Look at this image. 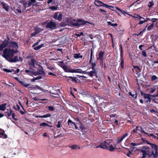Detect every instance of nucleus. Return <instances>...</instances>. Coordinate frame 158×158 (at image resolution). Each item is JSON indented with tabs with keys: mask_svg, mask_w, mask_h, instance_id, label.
I'll use <instances>...</instances> for the list:
<instances>
[{
	"mask_svg": "<svg viewBox=\"0 0 158 158\" xmlns=\"http://www.w3.org/2000/svg\"><path fill=\"white\" fill-rule=\"evenodd\" d=\"M13 108L16 110H18L20 109L19 106L18 105L16 104L14 106Z\"/></svg>",
	"mask_w": 158,
	"mask_h": 158,
	"instance_id": "58836bf2",
	"label": "nucleus"
},
{
	"mask_svg": "<svg viewBox=\"0 0 158 158\" xmlns=\"http://www.w3.org/2000/svg\"><path fill=\"white\" fill-rule=\"evenodd\" d=\"M6 104L5 103L0 105V110L2 111L5 110Z\"/></svg>",
	"mask_w": 158,
	"mask_h": 158,
	"instance_id": "412c9836",
	"label": "nucleus"
},
{
	"mask_svg": "<svg viewBox=\"0 0 158 158\" xmlns=\"http://www.w3.org/2000/svg\"><path fill=\"white\" fill-rule=\"evenodd\" d=\"M49 8L52 10H57V7L55 6H52L49 7Z\"/></svg>",
	"mask_w": 158,
	"mask_h": 158,
	"instance_id": "de8ad7c7",
	"label": "nucleus"
},
{
	"mask_svg": "<svg viewBox=\"0 0 158 158\" xmlns=\"http://www.w3.org/2000/svg\"><path fill=\"white\" fill-rule=\"evenodd\" d=\"M147 135H148V136H152L153 138H156V136L152 134H148Z\"/></svg>",
	"mask_w": 158,
	"mask_h": 158,
	"instance_id": "5fc2aeb1",
	"label": "nucleus"
},
{
	"mask_svg": "<svg viewBox=\"0 0 158 158\" xmlns=\"http://www.w3.org/2000/svg\"><path fill=\"white\" fill-rule=\"evenodd\" d=\"M19 82L20 83L25 87H27L29 85V84H27L26 83L23 81H19Z\"/></svg>",
	"mask_w": 158,
	"mask_h": 158,
	"instance_id": "5701e85b",
	"label": "nucleus"
},
{
	"mask_svg": "<svg viewBox=\"0 0 158 158\" xmlns=\"http://www.w3.org/2000/svg\"><path fill=\"white\" fill-rule=\"evenodd\" d=\"M41 126H44V127L48 126L50 127H52V126H50L48 124L45 123H43L40 124Z\"/></svg>",
	"mask_w": 158,
	"mask_h": 158,
	"instance_id": "2f4dec72",
	"label": "nucleus"
},
{
	"mask_svg": "<svg viewBox=\"0 0 158 158\" xmlns=\"http://www.w3.org/2000/svg\"><path fill=\"white\" fill-rule=\"evenodd\" d=\"M156 90V89L155 88H152L151 89L150 92L151 93H153L155 92Z\"/></svg>",
	"mask_w": 158,
	"mask_h": 158,
	"instance_id": "603ef678",
	"label": "nucleus"
},
{
	"mask_svg": "<svg viewBox=\"0 0 158 158\" xmlns=\"http://www.w3.org/2000/svg\"><path fill=\"white\" fill-rule=\"evenodd\" d=\"M129 94L130 96H131L132 97L134 98H136L137 96L136 94H132V93L130 92L129 93Z\"/></svg>",
	"mask_w": 158,
	"mask_h": 158,
	"instance_id": "37998d69",
	"label": "nucleus"
},
{
	"mask_svg": "<svg viewBox=\"0 0 158 158\" xmlns=\"http://www.w3.org/2000/svg\"><path fill=\"white\" fill-rule=\"evenodd\" d=\"M3 70L5 72H6L7 73L12 72L14 71V70H13V69L10 70V69H3Z\"/></svg>",
	"mask_w": 158,
	"mask_h": 158,
	"instance_id": "4c0bfd02",
	"label": "nucleus"
},
{
	"mask_svg": "<svg viewBox=\"0 0 158 158\" xmlns=\"http://www.w3.org/2000/svg\"><path fill=\"white\" fill-rule=\"evenodd\" d=\"M151 147L152 148V152L150 155V158H157L158 155L157 146L153 144H150Z\"/></svg>",
	"mask_w": 158,
	"mask_h": 158,
	"instance_id": "20e7f679",
	"label": "nucleus"
},
{
	"mask_svg": "<svg viewBox=\"0 0 158 158\" xmlns=\"http://www.w3.org/2000/svg\"><path fill=\"white\" fill-rule=\"evenodd\" d=\"M63 61H61L60 62H59L58 63V64L60 67L62 68L63 69V67L64 66L65 64L63 63Z\"/></svg>",
	"mask_w": 158,
	"mask_h": 158,
	"instance_id": "72a5a7b5",
	"label": "nucleus"
},
{
	"mask_svg": "<svg viewBox=\"0 0 158 158\" xmlns=\"http://www.w3.org/2000/svg\"><path fill=\"white\" fill-rule=\"evenodd\" d=\"M121 62L120 63L121 67L122 69H123L124 67L123 64H124V60L123 58V57H121Z\"/></svg>",
	"mask_w": 158,
	"mask_h": 158,
	"instance_id": "473e14b6",
	"label": "nucleus"
},
{
	"mask_svg": "<svg viewBox=\"0 0 158 158\" xmlns=\"http://www.w3.org/2000/svg\"><path fill=\"white\" fill-rule=\"evenodd\" d=\"M151 98H149L148 99H146V100H145V101L146 102H150L151 101Z\"/></svg>",
	"mask_w": 158,
	"mask_h": 158,
	"instance_id": "0e129e2a",
	"label": "nucleus"
},
{
	"mask_svg": "<svg viewBox=\"0 0 158 158\" xmlns=\"http://www.w3.org/2000/svg\"><path fill=\"white\" fill-rule=\"evenodd\" d=\"M147 22V20H140L139 23H138V24H143L144 23H145L146 22Z\"/></svg>",
	"mask_w": 158,
	"mask_h": 158,
	"instance_id": "a19ab883",
	"label": "nucleus"
},
{
	"mask_svg": "<svg viewBox=\"0 0 158 158\" xmlns=\"http://www.w3.org/2000/svg\"><path fill=\"white\" fill-rule=\"evenodd\" d=\"M112 142V141L110 139L106 140L99 146L97 147L96 148H98V147H100L103 149L107 148L108 147L110 144Z\"/></svg>",
	"mask_w": 158,
	"mask_h": 158,
	"instance_id": "423d86ee",
	"label": "nucleus"
},
{
	"mask_svg": "<svg viewBox=\"0 0 158 158\" xmlns=\"http://www.w3.org/2000/svg\"><path fill=\"white\" fill-rule=\"evenodd\" d=\"M16 11H17L19 13H21L22 12L21 10L19 8H17L16 9Z\"/></svg>",
	"mask_w": 158,
	"mask_h": 158,
	"instance_id": "774afa93",
	"label": "nucleus"
},
{
	"mask_svg": "<svg viewBox=\"0 0 158 158\" xmlns=\"http://www.w3.org/2000/svg\"><path fill=\"white\" fill-rule=\"evenodd\" d=\"M12 117L13 118V119H14L16 121L18 120V119L16 118H15V114L14 113H13L12 115Z\"/></svg>",
	"mask_w": 158,
	"mask_h": 158,
	"instance_id": "6e6d98bb",
	"label": "nucleus"
},
{
	"mask_svg": "<svg viewBox=\"0 0 158 158\" xmlns=\"http://www.w3.org/2000/svg\"><path fill=\"white\" fill-rule=\"evenodd\" d=\"M140 128H141V132L142 133H143L144 134H145V135H147V134H148V133H147L146 132H145L144 130H143V129H142V127H140Z\"/></svg>",
	"mask_w": 158,
	"mask_h": 158,
	"instance_id": "4d7b16f0",
	"label": "nucleus"
},
{
	"mask_svg": "<svg viewBox=\"0 0 158 158\" xmlns=\"http://www.w3.org/2000/svg\"><path fill=\"white\" fill-rule=\"evenodd\" d=\"M35 0H30L27 1H25L23 3V6L25 8H27L31 6L33 3L35 2Z\"/></svg>",
	"mask_w": 158,
	"mask_h": 158,
	"instance_id": "9b49d317",
	"label": "nucleus"
},
{
	"mask_svg": "<svg viewBox=\"0 0 158 158\" xmlns=\"http://www.w3.org/2000/svg\"><path fill=\"white\" fill-rule=\"evenodd\" d=\"M13 113V111L11 110H9L7 111L8 116V117H10L11 115H12Z\"/></svg>",
	"mask_w": 158,
	"mask_h": 158,
	"instance_id": "f704fd0d",
	"label": "nucleus"
},
{
	"mask_svg": "<svg viewBox=\"0 0 158 158\" xmlns=\"http://www.w3.org/2000/svg\"><path fill=\"white\" fill-rule=\"evenodd\" d=\"M132 70L135 73V76L137 77H139L140 76V73L141 71V69L137 66H135L134 67V69Z\"/></svg>",
	"mask_w": 158,
	"mask_h": 158,
	"instance_id": "9d476101",
	"label": "nucleus"
},
{
	"mask_svg": "<svg viewBox=\"0 0 158 158\" xmlns=\"http://www.w3.org/2000/svg\"><path fill=\"white\" fill-rule=\"evenodd\" d=\"M42 78V77H41L40 76H39L37 77H35V78L32 79L31 80V81L32 82H34L36 80L41 79Z\"/></svg>",
	"mask_w": 158,
	"mask_h": 158,
	"instance_id": "c85d7f7f",
	"label": "nucleus"
},
{
	"mask_svg": "<svg viewBox=\"0 0 158 158\" xmlns=\"http://www.w3.org/2000/svg\"><path fill=\"white\" fill-rule=\"evenodd\" d=\"M35 62V61L34 59H31V61L29 63V64L30 66V68H32L35 67L34 64Z\"/></svg>",
	"mask_w": 158,
	"mask_h": 158,
	"instance_id": "a211bd4d",
	"label": "nucleus"
},
{
	"mask_svg": "<svg viewBox=\"0 0 158 158\" xmlns=\"http://www.w3.org/2000/svg\"><path fill=\"white\" fill-rule=\"evenodd\" d=\"M1 4L3 8L6 11H8L9 8L8 5L6 4L3 2H2Z\"/></svg>",
	"mask_w": 158,
	"mask_h": 158,
	"instance_id": "f3484780",
	"label": "nucleus"
},
{
	"mask_svg": "<svg viewBox=\"0 0 158 158\" xmlns=\"http://www.w3.org/2000/svg\"><path fill=\"white\" fill-rule=\"evenodd\" d=\"M9 39L8 38L7 40H5L2 42V44L0 45V51H3V48L6 47L11 49H18L19 47L17 43L15 41H9Z\"/></svg>",
	"mask_w": 158,
	"mask_h": 158,
	"instance_id": "f257e3e1",
	"label": "nucleus"
},
{
	"mask_svg": "<svg viewBox=\"0 0 158 158\" xmlns=\"http://www.w3.org/2000/svg\"><path fill=\"white\" fill-rule=\"evenodd\" d=\"M51 116V115L50 114H47L45 115H43V118H47L48 117H50Z\"/></svg>",
	"mask_w": 158,
	"mask_h": 158,
	"instance_id": "c03bdc74",
	"label": "nucleus"
},
{
	"mask_svg": "<svg viewBox=\"0 0 158 158\" xmlns=\"http://www.w3.org/2000/svg\"><path fill=\"white\" fill-rule=\"evenodd\" d=\"M120 56L121 57H123V49H122V45H120Z\"/></svg>",
	"mask_w": 158,
	"mask_h": 158,
	"instance_id": "79ce46f5",
	"label": "nucleus"
},
{
	"mask_svg": "<svg viewBox=\"0 0 158 158\" xmlns=\"http://www.w3.org/2000/svg\"><path fill=\"white\" fill-rule=\"evenodd\" d=\"M158 20V19L156 18H152V21L153 23L155 22L156 21Z\"/></svg>",
	"mask_w": 158,
	"mask_h": 158,
	"instance_id": "69168bd1",
	"label": "nucleus"
},
{
	"mask_svg": "<svg viewBox=\"0 0 158 158\" xmlns=\"http://www.w3.org/2000/svg\"><path fill=\"white\" fill-rule=\"evenodd\" d=\"M43 44H42L41 45H39L37 47H35L34 48V49L35 50H39L40 49V48H41L43 46Z\"/></svg>",
	"mask_w": 158,
	"mask_h": 158,
	"instance_id": "e433bc0d",
	"label": "nucleus"
},
{
	"mask_svg": "<svg viewBox=\"0 0 158 158\" xmlns=\"http://www.w3.org/2000/svg\"><path fill=\"white\" fill-rule=\"evenodd\" d=\"M3 135V137H2V136H0V138H4V139H6L7 138V136L5 134H4L3 133V135Z\"/></svg>",
	"mask_w": 158,
	"mask_h": 158,
	"instance_id": "680f3d73",
	"label": "nucleus"
},
{
	"mask_svg": "<svg viewBox=\"0 0 158 158\" xmlns=\"http://www.w3.org/2000/svg\"><path fill=\"white\" fill-rule=\"evenodd\" d=\"M107 149H108L110 151H113L114 149V148L112 144H110L108 147Z\"/></svg>",
	"mask_w": 158,
	"mask_h": 158,
	"instance_id": "a878e982",
	"label": "nucleus"
},
{
	"mask_svg": "<svg viewBox=\"0 0 158 158\" xmlns=\"http://www.w3.org/2000/svg\"><path fill=\"white\" fill-rule=\"evenodd\" d=\"M74 57L75 59L82 58V56L81 55L80 53L75 54L74 55Z\"/></svg>",
	"mask_w": 158,
	"mask_h": 158,
	"instance_id": "b1692460",
	"label": "nucleus"
},
{
	"mask_svg": "<svg viewBox=\"0 0 158 158\" xmlns=\"http://www.w3.org/2000/svg\"><path fill=\"white\" fill-rule=\"evenodd\" d=\"M63 69L65 72L67 73H76V72H79L78 70H77V69H73L71 68L68 65H65L63 67Z\"/></svg>",
	"mask_w": 158,
	"mask_h": 158,
	"instance_id": "6e6552de",
	"label": "nucleus"
},
{
	"mask_svg": "<svg viewBox=\"0 0 158 158\" xmlns=\"http://www.w3.org/2000/svg\"><path fill=\"white\" fill-rule=\"evenodd\" d=\"M37 34L38 33L35 31V32H33L31 34V36H34Z\"/></svg>",
	"mask_w": 158,
	"mask_h": 158,
	"instance_id": "338daca9",
	"label": "nucleus"
},
{
	"mask_svg": "<svg viewBox=\"0 0 158 158\" xmlns=\"http://www.w3.org/2000/svg\"><path fill=\"white\" fill-rule=\"evenodd\" d=\"M78 70L79 72H76V73H80L83 74H86L89 75V72H86V71H82V70L80 69H77V70Z\"/></svg>",
	"mask_w": 158,
	"mask_h": 158,
	"instance_id": "4be33fe9",
	"label": "nucleus"
},
{
	"mask_svg": "<svg viewBox=\"0 0 158 158\" xmlns=\"http://www.w3.org/2000/svg\"><path fill=\"white\" fill-rule=\"evenodd\" d=\"M42 29H41L38 27H36L35 28V31L37 33H38L43 31Z\"/></svg>",
	"mask_w": 158,
	"mask_h": 158,
	"instance_id": "393cba45",
	"label": "nucleus"
},
{
	"mask_svg": "<svg viewBox=\"0 0 158 158\" xmlns=\"http://www.w3.org/2000/svg\"><path fill=\"white\" fill-rule=\"evenodd\" d=\"M102 6H103L107 8H114V7L113 6H109L108 5L105 4L103 3L102 4Z\"/></svg>",
	"mask_w": 158,
	"mask_h": 158,
	"instance_id": "bb28decb",
	"label": "nucleus"
},
{
	"mask_svg": "<svg viewBox=\"0 0 158 158\" xmlns=\"http://www.w3.org/2000/svg\"><path fill=\"white\" fill-rule=\"evenodd\" d=\"M104 52L102 51L99 52L98 54V57L97 58V60H102L103 59V55Z\"/></svg>",
	"mask_w": 158,
	"mask_h": 158,
	"instance_id": "2eb2a0df",
	"label": "nucleus"
},
{
	"mask_svg": "<svg viewBox=\"0 0 158 158\" xmlns=\"http://www.w3.org/2000/svg\"><path fill=\"white\" fill-rule=\"evenodd\" d=\"M68 77L71 79L73 81H75L76 82V77H73L71 76L69 77Z\"/></svg>",
	"mask_w": 158,
	"mask_h": 158,
	"instance_id": "a18cd8bd",
	"label": "nucleus"
},
{
	"mask_svg": "<svg viewBox=\"0 0 158 158\" xmlns=\"http://www.w3.org/2000/svg\"><path fill=\"white\" fill-rule=\"evenodd\" d=\"M152 95H151L150 94H143V97L145 99H148L149 98H150V96L152 97L151 96Z\"/></svg>",
	"mask_w": 158,
	"mask_h": 158,
	"instance_id": "c756f323",
	"label": "nucleus"
},
{
	"mask_svg": "<svg viewBox=\"0 0 158 158\" xmlns=\"http://www.w3.org/2000/svg\"><path fill=\"white\" fill-rule=\"evenodd\" d=\"M132 17L133 18H135L138 19H139V15H136L135 16H132L131 15Z\"/></svg>",
	"mask_w": 158,
	"mask_h": 158,
	"instance_id": "864d4df0",
	"label": "nucleus"
},
{
	"mask_svg": "<svg viewBox=\"0 0 158 158\" xmlns=\"http://www.w3.org/2000/svg\"><path fill=\"white\" fill-rule=\"evenodd\" d=\"M19 52L18 49H11V48H5L3 51L2 56L8 61L13 58L14 55Z\"/></svg>",
	"mask_w": 158,
	"mask_h": 158,
	"instance_id": "f03ea898",
	"label": "nucleus"
},
{
	"mask_svg": "<svg viewBox=\"0 0 158 158\" xmlns=\"http://www.w3.org/2000/svg\"><path fill=\"white\" fill-rule=\"evenodd\" d=\"M121 12L123 14L125 15V14L129 15H131L127 14V12H126L125 11L123 10H122Z\"/></svg>",
	"mask_w": 158,
	"mask_h": 158,
	"instance_id": "13d9d810",
	"label": "nucleus"
},
{
	"mask_svg": "<svg viewBox=\"0 0 158 158\" xmlns=\"http://www.w3.org/2000/svg\"><path fill=\"white\" fill-rule=\"evenodd\" d=\"M69 147L73 149H77V148L80 149L81 148L77 145H73Z\"/></svg>",
	"mask_w": 158,
	"mask_h": 158,
	"instance_id": "6ab92c4d",
	"label": "nucleus"
},
{
	"mask_svg": "<svg viewBox=\"0 0 158 158\" xmlns=\"http://www.w3.org/2000/svg\"><path fill=\"white\" fill-rule=\"evenodd\" d=\"M56 127L58 128H59L60 127V121L58 122V123L56 125Z\"/></svg>",
	"mask_w": 158,
	"mask_h": 158,
	"instance_id": "052dcab7",
	"label": "nucleus"
},
{
	"mask_svg": "<svg viewBox=\"0 0 158 158\" xmlns=\"http://www.w3.org/2000/svg\"><path fill=\"white\" fill-rule=\"evenodd\" d=\"M152 97H156L158 96V88L157 92L151 96Z\"/></svg>",
	"mask_w": 158,
	"mask_h": 158,
	"instance_id": "09e8293b",
	"label": "nucleus"
},
{
	"mask_svg": "<svg viewBox=\"0 0 158 158\" xmlns=\"http://www.w3.org/2000/svg\"><path fill=\"white\" fill-rule=\"evenodd\" d=\"M157 79V77L155 75H153L152 77V80L153 81Z\"/></svg>",
	"mask_w": 158,
	"mask_h": 158,
	"instance_id": "3c124183",
	"label": "nucleus"
},
{
	"mask_svg": "<svg viewBox=\"0 0 158 158\" xmlns=\"http://www.w3.org/2000/svg\"><path fill=\"white\" fill-rule=\"evenodd\" d=\"M8 61L10 62H16L19 61V59L17 56H15L13 58H10Z\"/></svg>",
	"mask_w": 158,
	"mask_h": 158,
	"instance_id": "4468645a",
	"label": "nucleus"
},
{
	"mask_svg": "<svg viewBox=\"0 0 158 158\" xmlns=\"http://www.w3.org/2000/svg\"><path fill=\"white\" fill-rule=\"evenodd\" d=\"M32 75L34 76H36L41 75L43 76H45V73L43 70V69L41 66H40L38 69V71L36 72H32Z\"/></svg>",
	"mask_w": 158,
	"mask_h": 158,
	"instance_id": "0eeeda50",
	"label": "nucleus"
},
{
	"mask_svg": "<svg viewBox=\"0 0 158 158\" xmlns=\"http://www.w3.org/2000/svg\"><path fill=\"white\" fill-rule=\"evenodd\" d=\"M46 27L51 30L55 29L56 28V24L55 23L51 21L47 23Z\"/></svg>",
	"mask_w": 158,
	"mask_h": 158,
	"instance_id": "1a4fd4ad",
	"label": "nucleus"
},
{
	"mask_svg": "<svg viewBox=\"0 0 158 158\" xmlns=\"http://www.w3.org/2000/svg\"><path fill=\"white\" fill-rule=\"evenodd\" d=\"M142 55L144 56L145 57H146L147 56L146 52L144 51H142Z\"/></svg>",
	"mask_w": 158,
	"mask_h": 158,
	"instance_id": "e2e57ef3",
	"label": "nucleus"
},
{
	"mask_svg": "<svg viewBox=\"0 0 158 158\" xmlns=\"http://www.w3.org/2000/svg\"><path fill=\"white\" fill-rule=\"evenodd\" d=\"M94 3L97 6H102L103 2L99 0H96L94 2Z\"/></svg>",
	"mask_w": 158,
	"mask_h": 158,
	"instance_id": "dca6fc26",
	"label": "nucleus"
},
{
	"mask_svg": "<svg viewBox=\"0 0 158 158\" xmlns=\"http://www.w3.org/2000/svg\"><path fill=\"white\" fill-rule=\"evenodd\" d=\"M93 70L89 72V75L90 76L92 77L94 76H95L96 75V72L95 70Z\"/></svg>",
	"mask_w": 158,
	"mask_h": 158,
	"instance_id": "aec40b11",
	"label": "nucleus"
},
{
	"mask_svg": "<svg viewBox=\"0 0 158 158\" xmlns=\"http://www.w3.org/2000/svg\"><path fill=\"white\" fill-rule=\"evenodd\" d=\"M141 152L143 153V156L142 158H145L146 157L150 158V155L149 154L150 152V149L148 147L144 146L143 149L141 150Z\"/></svg>",
	"mask_w": 158,
	"mask_h": 158,
	"instance_id": "39448f33",
	"label": "nucleus"
},
{
	"mask_svg": "<svg viewBox=\"0 0 158 158\" xmlns=\"http://www.w3.org/2000/svg\"><path fill=\"white\" fill-rule=\"evenodd\" d=\"M154 26V23H152L147 28V30L148 31H149L152 29Z\"/></svg>",
	"mask_w": 158,
	"mask_h": 158,
	"instance_id": "cd10ccee",
	"label": "nucleus"
},
{
	"mask_svg": "<svg viewBox=\"0 0 158 158\" xmlns=\"http://www.w3.org/2000/svg\"><path fill=\"white\" fill-rule=\"evenodd\" d=\"M128 135L127 133H126L124 135L122 136L118 137L117 140V143L118 144L120 143Z\"/></svg>",
	"mask_w": 158,
	"mask_h": 158,
	"instance_id": "ddd939ff",
	"label": "nucleus"
},
{
	"mask_svg": "<svg viewBox=\"0 0 158 158\" xmlns=\"http://www.w3.org/2000/svg\"><path fill=\"white\" fill-rule=\"evenodd\" d=\"M35 89H40L42 91H43L44 92H47L48 91L47 90H44L43 89H42L41 88L39 87L38 85L35 86Z\"/></svg>",
	"mask_w": 158,
	"mask_h": 158,
	"instance_id": "7c9ffc66",
	"label": "nucleus"
},
{
	"mask_svg": "<svg viewBox=\"0 0 158 158\" xmlns=\"http://www.w3.org/2000/svg\"><path fill=\"white\" fill-rule=\"evenodd\" d=\"M62 14L59 12H56L54 15L53 18L59 21H60L62 20Z\"/></svg>",
	"mask_w": 158,
	"mask_h": 158,
	"instance_id": "f8f14e48",
	"label": "nucleus"
},
{
	"mask_svg": "<svg viewBox=\"0 0 158 158\" xmlns=\"http://www.w3.org/2000/svg\"><path fill=\"white\" fill-rule=\"evenodd\" d=\"M67 21L69 22V23L71 25L75 26H79L81 25H84L88 23L92 24L91 23H89L88 22L83 20L81 19L76 20L73 19H67Z\"/></svg>",
	"mask_w": 158,
	"mask_h": 158,
	"instance_id": "7ed1b4c3",
	"label": "nucleus"
},
{
	"mask_svg": "<svg viewBox=\"0 0 158 158\" xmlns=\"http://www.w3.org/2000/svg\"><path fill=\"white\" fill-rule=\"evenodd\" d=\"M96 65L95 62L91 63L92 69V70H95V67Z\"/></svg>",
	"mask_w": 158,
	"mask_h": 158,
	"instance_id": "ea45409f",
	"label": "nucleus"
},
{
	"mask_svg": "<svg viewBox=\"0 0 158 158\" xmlns=\"http://www.w3.org/2000/svg\"><path fill=\"white\" fill-rule=\"evenodd\" d=\"M48 109L49 110L51 111H53L54 110V107L51 106H48Z\"/></svg>",
	"mask_w": 158,
	"mask_h": 158,
	"instance_id": "8fccbe9b",
	"label": "nucleus"
},
{
	"mask_svg": "<svg viewBox=\"0 0 158 158\" xmlns=\"http://www.w3.org/2000/svg\"><path fill=\"white\" fill-rule=\"evenodd\" d=\"M4 132V131L2 129L0 128V135H2Z\"/></svg>",
	"mask_w": 158,
	"mask_h": 158,
	"instance_id": "bf43d9fd",
	"label": "nucleus"
},
{
	"mask_svg": "<svg viewBox=\"0 0 158 158\" xmlns=\"http://www.w3.org/2000/svg\"><path fill=\"white\" fill-rule=\"evenodd\" d=\"M149 3L150 4L148 5V6L149 7H151L152 6L154 5V3L152 1L150 2H149Z\"/></svg>",
	"mask_w": 158,
	"mask_h": 158,
	"instance_id": "49530a36",
	"label": "nucleus"
},
{
	"mask_svg": "<svg viewBox=\"0 0 158 158\" xmlns=\"http://www.w3.org/2000/svg\"><path fill=\"white\" fill-rule=\"evenodd\" d=\"M68 124L72 126H73V125H75V123L73 122L71 120L69 119L68 121Z\"/></svg>",
	"mask_w": 158,
	"mask_h": 158,
	"instance_id": "c9c22d12",
	"label": "nucleus"
}]
</instances>
